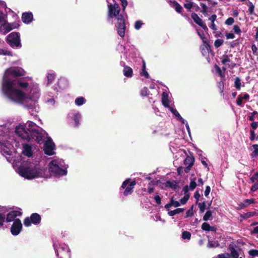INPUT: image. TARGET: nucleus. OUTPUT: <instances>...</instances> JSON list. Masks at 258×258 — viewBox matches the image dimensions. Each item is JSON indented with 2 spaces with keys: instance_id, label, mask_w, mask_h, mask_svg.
Returning a JSON list of instances; mask_svg holds the SVG:
<instances>
[{
  "instance_id": "1",
  "label": "nucleus",
  "mask_w": 258,
  "mask_h": 258,
  "mask_svg": "<svg viewBox=\"0 0 258 258\" xmlns=\"http://www.w3.org/2000/svg\"><path fill=\"white\" fill-rule=\"evenodd\" d=\"M19 169L20 175L28 179L45 176L46 170L40 168L33 163L27 162L21 166Z\"/></svg>"
},
{
  "instance_id": "2",
  "label": "nucleus",
  "mask_w": 258,
  "mask_h": 258,
  "mask_svg": "<svg viewBox=\"0 0 258 258\" xmlns=\"http://www.w3.org/2000/svg\"><path fill=\"white\" fill-rule=\"evenodd\" d=\"M12 82L3 81L2 91L4 94L10 100L16 102L22 103L26 99V94L16 88Z\"/></svg>"
},
{
  "instance_id": "3",
  "label": "nucleus",
  "mask_w": 258,
  "mask_h": 258,
  "mask_svg": "<svg viewBox=\"0 0 258 258\" xmlns=\"http://www.w3.org/2000/svg\"><path fill=\"white\" fill-rule=\"evenodd\" d=\"M16 134L23 140L30 142L34 140L38 143H40L43 141L44 135L37 128L26 132L23 127H16Z\"/></svg>"
},
{
  "instance_id": "4",
  "label": "nucleus",
  "mask_w": 258,
  "mask_h": 258,
  "mask_svg": "<svg viewBox=\"0 0 258 258\" xmlns=\"http://www.w3.org/2000/svg\"><path fill=\"white\" fill-rule=\"evenodd\" d=\"M136 184L137 182L135 179L132 180L130 178H127L122 183L120 189H124L123 194L126 197L132 194Z\"/></svg>"
},
{
  "instance_id": "5",
  "label": "nucleus",
  "mask_w": 258,
  "mask_h": 258,
  "mask_svg": "<svg viewBox=\"0 0 258 258\" xmlns=\"http://www.w3.org/2000/svg\"><path fill=\"white\" fill-rule=\"evenodd\" d=\"M7 43L13 48L21 47L20 34L19 32H13L9 34L7 38Z\"/></svg>"
},
{
  "instance_id": "6",
  "label": "nucleus",
  "mask_w": 258,
  "mask_h": 258,
  "mask_svg": "<svg viewBox=\"0 0 258 258\" xmlns=\"http://www.w3.org/2000/svg\"><path fill=\"white\" fill-rule=\"evenodd\" d=\"M55 251L59 258H71V251L66 244L54 245Z\"/></svg>"
},
{
  "instance_id": "7",
  "label": "nucleus",
  "mask_w": 258,
  "mask_h": 258,
  "mask_svg": "<svg viewBox=\"0 0 258 258\" xmlns=\"http://www.w3.org/2000/svg\"><path fill=\"white\" fill-rule=\"evenodd\" d=\"M25 74V71L21 68H10L8 69L5 72V75L3 77V81L5 78H10V76H12L14 78H17L24 76Z\"/></svg>"
},
{
  "instance_id": "8",
  "label": "nucleus",
  "mask_w": 258,
  "mask_h": 258,
  "mask_svg": "<svg viewBox=\"0 0 258 258\" xmlns=\"http://www.w3.org/2000/svg\"><path fill=\"white\" fill-rule=\"evenodd\" d=\"M115 26L117 34L121 38H123L125 36L126 25L124 19L122 15H120L117 17V22Z\"/></svg>"
},
{
  "instance_id": "9",
  "label": "nucleus",
  "mask_w": 258,
  "mask_h": 258,
  "mask_svg": "<svg viewBox=\"0 0 258 258\" xmlns=\"http://www.w3.org/2000/svg\"><path fill=\"white\" fill-rule=\"evenodd\" d=\"M41 216L38 213H34L32 214L30 217L25 218L23 222L26 227H29L32 224L35 225H38L41 223Z\"/></svg>"
},
{
  "instance_id": "10",
  "label": "nucleus",
  "mask_w": 258,
  "mask_h": 258,
  "mask_svg": "<svg viewBox=\"0 0 258 258\" xmlns=\"http://www.w3.org/2000/svg\"><path fill=\"white\" fill-rule=\"evenodd\" d=\"M49 172L55 177L65 175L67 173L66 170L61 168L57 164L54 163L53 161L49 164Z\"/></svg>"
},
{
  "instance_id": "11",
  "label": "nucleus",
  "mask_w": 258,
  "mask_h": 258,
  "mask_svg": "<svg viewBox=\"0 0 258 258\" xmlns=\"http://www.w3.org/2000/svg\"><path fill=\"white\" fill-rule=\"evenodd\" d=\"M23 225L20 219H15L11 227V232L14 236L18 235L22 231Z\"/></svg>"
},
{
  "instance_id": "12",
  "label": "nucleus",
  "mask_w": 258,
  "mask_h": 258,
  "mask_svg": "<svg viewBox=\"0 0 258 258\" xmlns=\"http://www.w3.org/2000/svg\"><path fill=\"white\" fill-rule=\"evenodd\" d=\"M4 81H10L12 82L13 84V85L14 87H16V88H19L21 89L25 90L29 86V84L28 82H23L22 79H20L19 80H13L11 78H8V77L5 78Z\"/></svg>"
},
{
  "instance_id": "13",
  "label": "nucleus",
  "mask_w": 258,
  "mask_h": 258,
  "mask_svg": "<svg viewBox=\"0 0 258 258\" xmlns=\"http://www.w3.org/2000/svg\"><path fill=\"white\" fill-rule=\"evenodd\" d=\"M55 148V144L53 142L52 139L49 138L45 142L44 145V151L45 154L51 156L54 154L53 151Z\"/></svg>"
},
{
  "instance_id": "14",
  "label": "nucleus",
  "mask_w": 258,
  "mask_h": 258,
  "mask_svg": "<svg viewBox=\"0 0 258 258\" xmlns=\"http://www.w3.org/2000/svg\"><path fill=\"white\" fill-rule=\"evenodd\" d=\"M108 16L109 17L112 18L114 17L118 16L120 13V8L117 4H114V5L110 4L108 5Z\"/></svg>"
},
{
  "instance_id": "15",
  "label": "nucleus",
  "mask_w": 258,
  "mask_h": 258,
  "mask_svg": "<svg viewBox=\"0 0 258 258\" xmlns=\"http://www.w3.org/2000/svg\"><path fill=\"white\" fill-rule=\"evenodd\" d=\"M22 215V213L21 212L13 210L9 212L6 216V222L7 223H9L12 221H14L15 219L18 216H21Z\"/></svg>"
},
{
  "instance_id": "16",
  "label": "nucleus",
  "mask_w": 258,
  "mask_h": 258,
  "mask_svg": "<svg viewBox=\"0 0 258 258\" xmlns=\"http://www.w3.org/2000/svg\"><path fill=\"white\" fill-rule=\"evenodd\" d=\"M191 17L193 19L194 22L199 26H200L201 27H202V28L205 31H207L208 30L206 24L203 22L202 19H201L198 16L197 14L195 13H192L191 14Z\"/></svg>"
},
{
  "instance_id": "17",
  "label": "nucleus",
  "mask_w": 258,
  "mask_h": 258,
  "mask_svg": "<svg viewBox=\"0 0 258 258\" xmlns=\"http://www.w3.org/2000/svg\"><path fill=\"white\" fill-rule=\"evenodd\" d=\"M33 20V15L32 12H25L22 15V21L25 24H29Z\"/></svg>"
},
{
  "instance_id": "18",
  "label": "nucleus",
  "mask_w": 258,
  "mask_h": 258,
  "mask_svg": "<svg viewBox=\"0 0 258 258\" xmlns=\"http://www.w3.org/2000/svg\"><path fill=\"white\" fill-rule=\"evenodd\" d=\"M22 153L28 157H31L33 154L31 146L27 144H23Z\"/></svg>"
},
{
  "instance_id": "19",
  "label": "nucleus",
  "mask_w": 258,
  "mask_h": 258,
  "mask_svg": "<svg viewBox=\"0 0 258 258\" xmlns=\"http://www.w3.org/2000/svg\"><path fill=\"white\" fill-rule=\"evenodd\" d=\"M206 44H203L200 47L201 52L203 56L209 55L210 53H213V50L211 48V46L209 44V47H206Z\"/></svg>"
},
{
  "instance_id": "20",
  "label": "nucleus",
  "mask_w": 258,
  "mask_h": 258,
  "mask_svg": "<svg viewBox=\"0 0 258 258\" xmlns=\"http://www.w3.org/2000/svg\"><path fill=\"white\" fill-rule=\"evenodd\" d=\"M23 127L25 128L26 132L31 131V130L36 129V124L32 121H28L27 124L25 125H19L16 127Z\"/></svg>"
},
{
  "instance_id": "21",
  "label": "nucleus",
  "mask_w": 258,
  "mask_h": 258,
  "mask_svg": "<svg viewBox=\"0 0 258 258\" xmlns=\"http://www.w3.org/2000/svg\"><path fill=\"white\" fill-rule=\"evenodd\" d=\"M165 184L166 187H170L175 191L178 190L180 188L175 181H171L170 180H168L165 182Z\"/></svg>"
},
{
  "instance_id": "22",
  "label": "nucleus",
  "mask_w": 258,
  "mask_h": 258,
  "mask_svg": "<svg viewBox=\"0 0 258 258\" xmlns=\"http://www.w3.org/2000/svg\"><path fill=\"white\" fill-rule=\"evenodd\" d=\"M228 249L230 251V258H238L239 254L238 252L235 249L233 245L230 244L229 245Z\"/></svg>"
},
{
  "instance_id": "23",
  "label": "nucleus",
  "mask_w": 258,
  "mask_h": 258,
  "mask_svg": "<svg viewBox=\"0 0 258 258\" xmlns=\"http://www.w3.org/2000/svg\"><path fill=\"white\" fill-rule=\"evenodd\" d=\"M123 73L125 77L131 78L133 75V71L130 67L124 66L123 69Z\"/></svg>"
},
{
  "instance_id": "24",
  "label": "nucleus",
  "mask_w": 258,
  "mask_h": 258,
  "mask_svg": "<svg viewBox=\"0 0 258 258\" xmlns=\"http://www.w3.org/2000/svg\"><path fill=\"white\" fill-rule=\"evenodd\" d=\"M195 162V158L193 156H187L184 160V164L192 166Z\"/></svg>"
},
{
  "instance_id": "25",
  "label": "nucleus",
  "mask_w": 258,
  "mask_h": 258,
  "mask_svg": "<svg viewBox=\"0 0 258 258\" xmlns=\"http://www.w3.org/2000/svg\"><path fill=\"white\" fill-rule=\"evenodd\" d=\"M68 85L67 81L64 78H60L57 82V86L60 89L65 88Z\"/></svg>"
},
{
  "instance_id": "26",
  "label": "nucleus",
  "mask_w": 258,
  "mask_h": 258,
  "mask_svg": "<svg viewBox=\"0 0 258 258\" xmlns=\"http://www.w3.org/2000/svg\"><path fill=\"white\" fill-rule=\"evenodd\" d=\"M140 75L141 76H145L146 78H149V75L147 71L146 70V63L144 60L143 61V65L142 67V71L140 73Z\"/></svg>"
},
{
  "instance_id": "27",
  "label": "nucleus",
  "mask_w": 258,
  "mask_h": 258,
  "mask_svg": "<svg viewBox=\"0 0 258 258\" xmlns=\"http://www.w3.org/2000/svg\"><path fill=\"white\" fill-rule=\"evenodd\" d=\"M213 211L211 210L207 211L203 216V220L205 221H207L208 220H211L213 219L212 217V213Z\"/></svg>"
},
{
  "instance_id": "28",
  "label": "nucleus",
  "mask_w": 258,
  "mask_h": 258,
  "mask_svg": "<svg viewBox=\"0 0 258 258\" xmlns=\"http://www.w3.org/2000/svg\"><path fill=\"white\" fill-rule=\"evenodd\" d=\"M197 32H198V35L200 36V37L202 39L203 43L206 44V45H207L206 47H209V42L208 41L207 38L205 36L204 34L203 33H201L199 31H198Z\"/></svg>"
},
{
  "instance_id": "29",
  "label": "nucleus",
  "mask_w": 258,
  "mask_h": 258,
  "mask_svg": "<svg viewBox=\"0 0 258 258\" xmlns=\"http://www.w3.org/2000/svg\"><path fill=\"white\" fill-rule=\"evenodd\" d=\"M256 215V213L255 212H248L246 213H244L243 214H241L240 217L243 219H246L249 218L251 217L255 216Z\"/></svg>"
},
{
  "instance_id": "30",
  "label": "nucleus",
  "mask_w": 258,
  "mask_h": 258,
  "mask_svg": "<svg viewBox=\"0 0 258 258\" xmlns=\"http://www.w3.org/2000/svg\"><path fill=\"white\" fill-rule=\"evenodd\" d=\"M184 211L183 208H177L174 210L169 211L168 214L170 216H173L176 214H179Z\"/></svg>"
},
{
  "instance_id": "31",
  "label": "nucleus",
  "mask_w": 258,
  "mask_h": 258,
  "mask_svg": "<svg viewBox=\"0 0 258 258\" xmlns=\"http://www.w3.org/2000/svg\"><path fill=\"white\" fill-rule=\"evenodd\" d=\"M232 56V54H230L229 55H226V54H224L222 56V57L221 58V63L223 64H225L227 62H231V60H230V59L229 58V56Z\"/></svg>"
},
{
  "instance_id": "32",
  "label": "nucleus",
  "mask_w": 258,
  "mask_h": 258,
  "mask_svg": "<svg viewBox=\"0 0 258 258\" xmlns=\"http://www.w3.org/2000/svg\"><path fill=\"white\" fill-rule=\"evenodd\" d=\"M165 94H166V93L164 92H163L162 94L163 97L162 98V104L165 107H168L169 106V101L168 100L167 95H166V96H165Z\"/></svg>"
},
{
  "instance_id": "33",
  "label": "nucleus",
  "mask_w": 258,
  "mask_h": 258,
  "mask_svg": "<svg viewBox=\"0 0 258 258\" xmlns=\"http://www.w3.org/2000/svg\"><path fill=\"white\" fill-rule=\"evenodd\" d=\"M171 111L172 113L178 118V119L182 122V123H184V119L181 116L179 112L177 111V110L176 109H173L172 108H171Z\"/></svg>"
},
{
  "instance_id": "34",
  "label": "nucleus",
  "mask_w": 258,
  "mask_h": 258,
  "mask_svg": "<svg viewBox=\"0 0 258 258\" xmlns=\"http://www.w3.org/2000/svg\"><path fill=\"white\" fill-rule=\"evenodd\" d=\"M85 99L83 97H78L75 100V103L78 105L80 106L83 105L85 102Z\"/></svg>"
},
{
  "instance_id": "35",
  "label": "nucleus",
  "mask_w": 258,
  "mask_h": 258,
  "mask_svg": "<svg viewBox=\"0 0 258 258\" xmlns=\"http://www.w3.org/2000/svg\"><path fill=\"white\" fill-rule=\"evenodd\" d=\"M241 80L239 77H236L235 79L234 87L237 90H240L241 88Z\"/></svg>"
},
{
  "instance_id": "36",
  "label": "nucleus",
  "mask_w": 258,
  "mask_h": 258,
  "mask_svg": "<svg viewBox=\"0 0 258 258\" xmlns=\"http://www.w3.org/2000/svg\"><path fill=\"white\" fill-rule=\"evenodd\" d=\"M8 55V56H12L13 53L12 51L4 49H0V55Z\"/></svg>"
},
{
  "instance_id": "37",
  "label": "nucleus",
  "mask_w": 258,
  "mask_h": 258,
  "mask_svg": "<svg viewBox=\"0 0 258 258\" xmlns=\"http://www.w3.org/2000/svg\"><path fill=\"white\" fill-rule=\"evenodd\" d=\"M182 238L183 239L189 240L191 238V234L187 231H184L182 233Z\"/></svg>"
},
{
  "instance_id": "38",
  "label": "nucleus",
  "mask_w": 258,
  "mask_h": 258,
  "mask_svg": "<svg viewBox=\"0 0 258 258\" xmlns=\"http://www.w3.org/2000/svg\"><path fill=\"white\" fill-rule=\"evenodd\" d=\"M174 6H175V10L177 13H181L182 10V7L176 2L174 1L173 3Z\"/></svg>"
},
{
  "instance_id": "39",
  "label": "nucleus",
  "mask_w": 258,
  "mask_h": 258,
  "mask_svg": "<svg viewBox=\"0 0 258 258\" xmlns=\"http://www.w3.org/2000/svg\"><path fill=\"white\" fill-rule=\"evenodd\" d=\"M80 118H81V116L79 114H76L75 115H74V120L75 122V126L76 127H78V126L79 125V123H80L79 121H80Z\"/></svg>"
},
{
  "instance_id": "40",
  "label": "nucleus",
  "mask_w": 258,
  "mask_h": 258,
  "mask_svg": "<svg viewBox=\"0 0 258 258\" xmlns=\"http://www.w3.org/2000/svg\"><path fill=\"white\" fill-rule=\"evenodd\" d=\"M6 221V215L4 213H0V228L3 227Z\"/></svg>"
},
{
  "instance_id": "41",
  "label": "nucleus",
  "mask_w": 258,
  "mask_h": 258,
  "mask_svg": "<svg viewBox=\"0 0 258 258\" xmlns=\"http://www.w3.org/2000/svg\"><path fill=\"white\" fill-rule=\"evenodd\" d=\"M197 184L196 182V178L191 179L189 183V188L191 190H193L197 186Z\"/></svg>"
},
{
  "instance_id": "42",
  "label": "nucleus",
  "mask_w": 258,
  "mask_h": 258,
  "mask_svg": "<svg viewBox=\"0 0 258 258\" xmlns=\"http://www.w3.org/2000/svg\"><path fill=\"white\" fill-rule=\"evenodd\" d=\"M19 25L18 24H15V26H12V25L8 24L6 27V30L7 32H10L13 29L17 28Z\"/></svg>"
},
{
  "instance_id": "43",
  "label": "nucleus",
  "mask_w": 258,
  "mask_h": 258,
  "mask_svg": "<svg viewBox=\"0 0 258 258\" xmlns=\"http://www.w3.org/2000/svg\"><path fill=\"white\" fill-rule=\"evenodd\" d=\"M189 198V194L185 195L180 200V202L182 205H184L188 200Z\"/></svg>"
},
{
  "instance_id": "44",
  "label": "nucleus",
  "mask_w": 258,
  "mask_h": 258,
  "mask_svg": "<svg viewBox=\"0 0 258 258\" xmlns=\"http://www.w3.org/2000/svg\"><path fill=\"white\" fill-rule=\"evenodd\" d=\"M223 40L220 39H217L214 42V46L216 48H218L221 46L223 43Z\"/></svg>"
},
{
  "instance_id": "45",
  "label": "nucleus",
  "mask_w": 258,
  "mask_h": 258,
  "mask_svg": "<svg viewBox=\"0 0 258 258\" xmlns=\"http://www.w3.org/2000/svg\"><path fill=\"white\" fill-rule=\"evenodd\" d=\"M198 207L200 209V211L201 213H203L205 211L206 209V203L205 202H203L202 203H199L198 204Z\"/></svg>"
},
{
  "instance_id": "46",
  "label": "nucleus",
  "mask_w": 258,
  "mask_h": 258,
  "mask_svg": "<svg viewBox=\"0 0 258 258\" xmlns=\"http://www.w3.org/2000/svg\"><path fill=\"white\" fill-rule=\"evenodd\" d=\"M252 147L254 149V150L252 153V156H258V145L254 144L252 146Z\"/></svg>"
},
{
  "instance_id": "47",
  "label": "nucleus",
  "mask_w": 258,
  "mask_h": 258,
  "mask_svg": "<svg viewBox=\"0 0 258 258\" xmlns=\"http://www.w3.org/2000/svg\"><path fill=\"white\" fill-rule=\"evenodd\" d=\"M210 225L209 223L207 222H204L202 224L201 228L202 229L206 231H209V229L210 228Z\"/></svg>"
},
{
  "instance_id": "48",
  "label": "nucleus",
  "mask_w": 258,
  "mask_h": 258,
  "mask_svg": "<svg viewBox=\"0 0 258 258\" xmlns=\"http://www.w3.org/2000/svg\"><path fill=\"white\" fill-rule=\"evenodd\" d=\"M214 68L216 69V72L219 74V75L221 77H223L224 76V75L223 74L222 72L221 69L217 64H215L214 66Z\"/></svg>"
},
{
  "instance_id": "49",
  "label": "nucleus",
  "mask_w": 258,
  "mask_h": 258,
  "mask_svg": "<svg viewBox=\"0 0 258 258\" xmlns=\"http://www.w3.org/2000/svg\"><path fill=\"white\" fill-rule=\"evenodd\" d=\"M248 254L252 256H258V250L257 249H250L248 251Z\"/></svg>"
},
{
  "instance_id": "50",
  "label": "nucleus",
  "mask_w": 258,
  "mask_h": 258,
  "mask_svg": "<svg viewBox=\"0 0 258 258\" xmlns=\"http://www.w3.org/2000/svg\"><path fill=\"white\" fill-rule=\"evenodd\" d=\"M193 215H194L193 206H192L191 207V208L186 211L185 217L187 218V217H191Z\"/></svg>"
},
{
  "instance_id": "51",
  "label": "nucleus",
  "mask_w": 258,
  "mask_h": 258,
  "mask_svg": "<svg viewBox=\"0 0 258 258\" xmlns=\"http://www.w3.org/2000/svg\"><path fill=\"white\" fill-rule=\"evenodd\" d=\"M148 89L147 87H144L141 90L140 94L142 96H147L148 95Z\"/></svg>"
},
{
  "instance_id": "52",
  "label": "nucleus",
  "mask_w": 258,
  "mask_h": 258,
  "mask_svg": "<svg viewBox=\"0 0 258 258\" xmlns=\"http://www.w3.org/2000/svg\"><path fill=\"white\" fill-rule=\"evenodd\" d=\"M143 25V23L141 21L139 20L136 22L135 24V28L137 30L140 29Z\"/></svg>"
},
{
  "instance_id": "53",
  "label": "nucleus",
  "mask_w": 258,
  "mask_h": 258,
  "mask_svg": "<svg viewBox=\"0 0 258 258\" xmlns=\"http://www.w3.org/2000/svg\"><path fill=\"white\" fill-rule=\"evenodd\" d=\"M54 77L55 76L53 74H49L47 75L48 84H50L52 83L54 79Z\"/></svg>"
},
{
  "instance_id": "54",
  "label": "nucleus",
  "mask_w": 258,
  "mask_h": 258,
  "mask_svg": "<svg viewBox=\"0 0 258 258\" xmlns=\"http://www.w3.org/2000/svg\"><path fill=\"white\" fill-rule=\"evenodd\" d=\"M234 22V19L232 17H229L225 21V24L227 25H231Z\"/></svg>"
},
{
  "instance_id": "55",
  "label": "nucleus",
  "mask_w": 258,
  "mask_h": 258,
  "mask_svg": "<svg viewBox=\"0 0 258 258\" xmlns=\"http://www.w3.org/2000/svg\"><path fill=\"white\" fill-rule=\"evenodd\" d=\"M244 202H245V204H246V206L247 207L251 204L255 203V200L254 199H245Z\"/></svg>"
},
{
  "instance_id": "56",
  "label": "nucleus",
  "mask_w": 258,
  "mask_h": 258,
  "mask_svg": "<svg viewBox=\"0 0 258 258\" xmlns=\"http://www.w3.org/2000/svg\"><path fill=\"white\" fill-rule=\"evenodd\" d=\"M216 258H230V254L229 253L219 254Z\"/></svg>"
},
{
  "instance_id": "57",
  "label": "nucleus",
  "mask_w": 258,
  "mask_h": 258,
  "mask_svg": "<svg viewBox=\"0 0 258 258\" xmlns=\"http://www.w3.org/2000/svg\"><path fill=\"white\" fill-rule=\"evenodd\" d=\"M200 5L202 8V13L204 14H206L207 12V7L205 4L201 3H200Z\"/></svg>"
},
{
  "instance_id": "58",
  "label": "nucleus",
  "mask_w": 258,
  "mask_h": 258,
  "mask_svg": "<svg viewBox=\"0 0 258 258\" xmlns=\"http://www.w3.org/2000/svg\"><path fill=\"white\" fill-rule=\"evenodd\" d=\"M233 30L235 33L240 34L241 32V29L237 25H234Z\"/></svg>"
},
{
  "instance_id": "59",
  "label": "nucleus",
  "mask_w": 258,
  "mask_h": 258,
  "mask_svg": "<svg viewBox=\"0 0 258 258\" xmlns=\"http://www.w3.org/2000/svg\"><path fill=\"white\" fill-rule=\"evenodd\" d=\"M243 99L241 95H239L237 98L236 104L238 106H241L242 104V100Z\"/></svg>"
},
{
  "instance_id": "60",
  "label": "nucleus",
  "mask_w": 258,
  "mask_h": 258,
  "mask_svg": "<svg viewBox=\"0 0 258 258\" xmlns=\"http://www.w3.org/2000/svg\"><path fill=\"white\" fill-rule=\"evenodd\" d=\"M218 87L220 89V92L221 94H223V95H224L223 94V90H224V83L222 81L219 82V85H218Z\"/></svg>"
},
{
  "instance_id": "61",
  "label": "nucleus",
  "mask_w": 258,
  "mask_h": 258,
  "mask_svg": "<svg viewBox=\"0 0 258 258\" xmlns=\"http://www.w3.org/2000/svg\"><path fill=\"white\" fill-rule=\"evenodd\" d=\"M258 113L256 111H254L251 113V115L248 117V119L250 121H253L254 119V115L257 114Z\"/></svg>"
},
{
  "instance_id": "62",
  "label": "nucleus",
  "mask_w": 258,
  "mask_h": 258,
  "mask_svg": "<svg viewBox=\"0 0 258 258\" xmlns=\"http://www.w3.org/2000/svg\"><path fill=\"white\" fill-rule=\"evenodd\" d=\"M255 138V132L253 130H250V137L249 139L250 141H253Z\"/></svg>"
},
{
  "instance_id": "63",
  "label": "nucleus",
  "mask_w": 258,
  "mask_h": 258,
  "mask_svg": "<svg viewBox=\"0 0 258 258\" xmlns=\"http://www.w3.org/2000/svg\"><path fill=\"white\" fill-rule=\"evenodd\" d=\"M257 179H258V172H255L253 174V175L250 178V180L252 182H254Z\"/></svg>"
},
{
  "instance_id": "64",
  "label": "nucleus",
  "mask_w": 258,
  "mask_h": 258,
  "mask_svg": "<svg viewBox=\"0 0 258 258\" xmlns=\"http://www.w3.org/2000/svg\"><path fill=\"white\" fill-rule=\"evenodd\" d=\"M258 189V181L255 183L251 187V190L252 191H255Z\"/></svg>"
}]
</instances>
